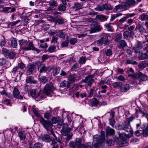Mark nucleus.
<instances>
[{
  "mask_svg": "<svg viewBox=\"0 0 148 148\" xmlns=\"http://www.w3.org/2000/svg\"><path fill=\"white\" fill-rule=\"evenodd\" d=\"M81 140L79 138L76 139L75 142L71 141L69 143L71 148H92L88 145H82L81 144Z\"/></svg>",
  "mask_w": 148,
  "mask_h": 148,
  "instance_id": "f257e3e1",
  "label": "nucleus"
},
{
  "mask_svg": "<svg viewBox=\"0 0 148 148\" xmlns=\"http://www.w3.org/2000/svg\"><path fill=\"white\" fill-rule=\"evenodd\" d=\"M40 123L43 125L44 127L46 129L49 134L52 135L56 139H57L53 131L51 128L52 123L51 121H40Z\"/></svg>",
  "mask_w": 148,
  "mask_h": 148,
  "instance_id": "f03ea898",
  "label": "nucleus"
},
{
  "mask_svg": "<svg viewBox=\"0 0 148 148\" xmlns=\"http://www.w3.org/2000/svg\"><path fill=\"white\" fill-rule=\"evenodd\" d=\"M101 37V38L97 42V44L99 46L103 44L106 45L109 42L111 38L110 36L106 34H102Z\"/></svg>",
  "mask_w": 148,
  "mask_h": 148,
  "instance_id": "7ed1b4c3",
  "label": "nucleus"
},
{
  "mask_svg": "<svg viewBox=\"0 0 148 148\" xmlns=\"http://www.w3.org/2000/svg\"><path fill=\"white\" fill-rule=\"evenodd\" d=\"M54 88L52 83L46 84L43 90V93L47 96H50L53 93Z\"/></svg>",
  "mask_w": 148,
  "mask_h": 148,
  "instance_id": "20e7f679",
  "label": "nucleus"
},
{
  "mask_svg": "<svg viewBox=\"0 0 148 148\" xmlns=\"http://www.w3.org/2000/svg\"><path fill=\"white\" fill-rule=\"evenodd\" d=\"M93 141L92 145L94 148H105L103 146L104 142L102 144V143L98 142L100 136L99 135H96L93 136Z\"/></svg>",
  "mask_w": 148,
  "mask_h": 148,
  "instance_id": "39448f33",
  "label": "nucleus"
},
{
  "mask_svg": "<svg viewBox=\"0 0 148 148\" xmlns=\"http://www.w3.org/2000/svg\"><path fill=\"white\" fill-rule=\"evenodd\" d=\"M123 129L125 130L127 132H130V133L128 134L126 136L127 138H130L132 136L133 134V131L132 130L131 127L130 125V121H124L123 123Z\"/></svg>",
  "mask_w": 148,
  "mask_h": 148,
  "instance_id": "423d86ee",
  "label": "nucleus"
},
{
  "mask_svg": "<svg viewBox=\"0 0 148 148\" xmlns=\"http://www.w3.org/2000/svg\"><path fill=\"white\" fill-rule=\"evenodd\" d=\"M40 91L37 92L35 89L32 90L30 92V94L32 97L37 101H41L43 99L44 97L42 95H41Z\"/></svg>",
  "mask_w": 148,
  "mask_h": 148,
  "instance_id": "0eeeda50",
  "label": "nucleus"
},
{
  "mask_svg": "<svg viewBox=\"0 0 148 148\" xmlns=\"http://www.w3.org/2000/svg\"><path fill=\"white\" fill-rule=\"evenodd\" d=\"M129 77H132L134 79H140L142 81H146L148 79V76L141 72L135 73L134 74L128 75Z\"/></svg>",
  "mask_w": 148,
  "mask_h": 148,
  "instance_id": "6e6552de",
  "label": "nucleus"
},
{
  "mask_svg": "<svg viewBox=\"0 0 148 148\" xmlns=\"http://www.w3.org/2000/svg\"><path fill=\"white\" fill-rule=\"evenodd\" d=\"M119 111L116 109H113L109 112L110 115V119L109 120H118L119 119L120 116L116 115V114L118 113Z\"/></svg>",
  "mask_w": 148,
  "mask_h": 148,
  "instance_id": "1a4fd4ad",
  "label": "nucleus"
},
{
  "mask_svg": "<svg viewBox=\"0 0 148 148\" xmlns=\"http://www.w3.org/2000/svg\"><path fill=\"white\" fill-rule=\"evenodd\" d=\"M13 96L16 99H20L21 100L23 99V95H21L18 89L16 87L14 88L12 91Z\"/></svg>",
  "mask_w": 148,
  "mask_h": 148,
  "instance_id": "9d476101",
  "label": "nucleus"
},
{
  "mask_svg": "<svg viewBox=\"0 0 148 148\" xmlns=\"http://www.w3.org/2000/svg\"><path fill=\"white\" fill-rule=\"evenodd\" d=\"M63 127L61 131V132L63 135L66 136L70 132L71 129L68 127L67 123H65L63 124Z\"/></svg>",
  "mask_w": 148,
  "mask_h": 148,
  "instance_id": "9b49d317",
  "label": "nucleus"
},
{
  "mask_svg": "<svg viewBox=\"0 0 148 148\" xmlns=\"http://www.w3.org/2000/svg\"><path fill=\"white\" fill-rule=\"evenodd\" d=\"M93 76L92 75H88L86 77L85 79L83 81V82L86 84L88 86L91 87V85L94 81L93 79Z\"/></svg>",
  "mask_w": 148,
  "mask_h": 148,
  "instance_id": "f8f14e48",
  "label": "nucleus"
},
{
  "mask_svg": "<svg viewBox=\"0 0 148 148\" xmlns=\"http://www.w3.org/2000/svg\"><path fill=\"white\" fill-rule=\"evenodd\" d=\"M51 21L55 22V25L57 23L59 25L63 24H64V19L61 17H58L55 18L52 16Z\"/></svg>",
  "mask_w": 148,
  "mask_h": 148,
  "instance_id": "ddd939ff",
  "label": "nucleus"
},
{
  "mask_svg": "<svg viewBox=\"0 0 148 148\" xmlns=\"http://www.w3.org/2000/svg\"><path fill=\"white\" fill-rule=\"evenodd\" d=\"M126 1L124 2L125 5L127 8L131 7L135 5L136 2L135 0H126Z\"/></svg>",
  "mask_w": 148,
  "mask_h": 148,
  "instance_id": "4468645a",
  "label": "nucleus"
},
{
  "mask_svg": "<svg viewBox=\"0 0 148 148\" xmlns=\"http://www.w3.org/2000/svg\"><path fill=\"white\" fill-rule=\"evenodd\" d=\"M32 112L34 113V115H35L36 117H38L39 118H40L41 119V120H45L42 116L40 115L39 114L37 110V108L35 107V106L34 105L33 106L32 108Z\"/></svg>",
  "mask_w": 148,
  "mask_h": 148,
  "instance_id": "2eb2a0df",
  "label": "nucleus"
},
{
  "mask_svg": "<svg viewBox=\"0 0 148 148\" xmlns=\"http://www.w3.org/2000/svg\"><path fill=\"white\" fill-rule=\"evenodd\" d=\"M15 10L16 9L15 8H11V7H4L2 10L3 12L7 13H12L15 12Z\"/></svg>",
  "mask_w": 148,
  "mask_h": 148,
  "instance_id": "dca6fc26",
  "label": "nucleus"
},
{
  "mask_svg": "<svg viewBox=\"0 0 148 148\" xmlns=\"http://www.w3.org/2000/svg\"><path fill=\"white\" fill-rule=\"evenodd\" d=\"M127 9V8L125 5L124 2H123L121 4H119V5H116L114 8V10L115 11H118L119 10L121 9L125 10Z\"/></svg>",
  "mask_w": 148,
  "mask_h": 148,
  "instance_id": "f3484780",
  "label": "nucleus"
},
{
  "mask_svg": "<svg viewBox=\"0 0 148 148\" xmlns=\"http://www.w3.org/2000/svg\"><path fill=\"white\" fill-rule=\"evenodd\" d=\"M40 138L43 141L45 142H49L51 140L49 136L47 134H44L41 135Z\"/></svg>",
  "mask_w": 148,
  "mask_h": 148,
  "instance_id": "a211bd4d",
  "label": "nucleus"
},
{
  "mask_svg": "<svg viewBox=\"0 0 148 148\" xmlns=\"http://www.w3.org/2000/svg\"><path fill=\"white\" fill-rule=\"evenodd\" d=\"M62 120H71L73 119H72L69 116L68 112H67L63 111L62 112Z\"/></svg>",
  "mask_w": 148,
  "mask_h": 148,
  "instance_id": "6ab92c4d",
  "label": "nucleus"
},
{
  "mask_svg": "<svg viewBox=\"0 0 148 148\" xmlns=\"http://www.w3.org/2000/svg\"><path fill=\"white\" fill-rule=\"evenodd\" d=\"M101 27L99 25L96 24L94 26V27L92 28L91 32H99L101 31Z\"/></svg>",
  "mask_w": 148,
  "mask_h": 148,
  "instance_id": "aec40b11",
  "label": "nucleus"
},
{
  "mask_svg": "<svg viewBox=\"0 0 148 148\" xmlns=\"http://www.w3.org/2000/svg\"><path fill=\"white\" fill-rule=\"evenodd\" d=\"M34 70V66L32 64H30L27 66V71L26 73L27 75L31 74Z\"/></svg>",
  "mask_w": 148,
  "mask_h": 148,
  "instance_id": "412c9836",
  "label": "nucleus"
},
{
  "mask_svg": "<svg viewBox=\"0 0 148 148\" xmlns=\"http://www.w3.org/2000/svg\"><path fill=\"white\" fill-rule=\"evenodd\" d=\"M142 43L140 42H138L137 45L135 47H134V49L136 53H140L142 48Z\"/></svg>",
  "mask_w": 148,
  "mask_h": 148,
  "instance_id": "4be33fe9",
  "label": "nucleus"
},
{
  "mask_svg": "<svg viewBox=\"0 0 148 148\" xmlns=\"http://www.w3.org/2000/svg\"><path fill=\"white\" fill-rule=\"evenodd\" d=\"M18 136L21 140H24L26 138V133L24 131H21L18 132Z\"/></svg>",
  "mask_w": 148,
  "mask_h": 148,
  "instance_id": "5701e85b",
  "label": "nucleus"
},
{
  "mask_svg": "<svg viewBox=\"0 0 148 148\" xmlns=\"http://www.w3.org/2000/svg\"><path fill=\"white\" fill-rule=\"evenodd\" d=\"M19 44L23 50L24 48L26 47V45L27 44V41L24 39H22L19 41Z\"/></svg>",
  "mask_w": 148,
  "mask_h": 148,
  "instance_id": "b1692460",
  "label": "nucleus"
},
{
  "mask_svg": "<svg viewBox=\"0 0 148 148\" xmlns=\"http://www.w3.org/2000/svg\"><path fill=\"white\" fill-rule=\"evenodd\" d=\"M26 82L27 84H35L36 83V81L34 80V77L32 76H31L27 78Z\"/></svg>",
  "mask_w": 148,
  "mask_h": 148,
  "instance_id": "393cba45",
  "label": "nucleus"
},
{
  "mask_svg": "<svg viewBox=\"0 0 148 148\" xmlns=\"http://www.w3.org/2000/svg\"><path fill=\"white\" fill-rule=\"evenodd\" d=\"M127 45V44L125 41L123 40L120 41L118 43V47L120 49H122L125 47Z\"/></svg>",
  "mask_w": 148,
  "mask_h": 148,
  "instance_id": "a878e982",
  "label": "nucleus"
},
{
  "mask_svg": "<svg viewBox=\"0 0 148 148\" xmlns=\"http://www.w3.org/2000/svg\"><path fill=\"white\" fill-rule=\"evenodd\" d=\"M114 130L108 127L106 130V136H110L114 134Z\"/></svg>",
  "mask_w": 148,
  "mask_h": 148,
  "instance_id": "bb28decb",
  "label": "nucleus"
},
{
  "mask_svg": "<svg viewBox=\"0 0 148 148\" xmlns=\"http://www.w3.org/2000/svg\"><path fill=\"white\" fill-rule=\"evenodd\" d=\"M82 4L81 3H75L74 5L73 6V8L75 9V10H77L82 9Z\"/></svg>",
  "mask_w": 148,
  "mask_h": 148,
  "instance_id": "cd10ccee",
  "label": "nucleus"
},
{
  "mask_svg": "<svg viewBox=\"0 0 148 148\" xmlns=\"http://www.w3.org/2000/svg\"><path fill=\"white\" fill-rule=\"evenodd\" d=\"M70 86L69 82L66 81H63L60 85V86L61 87L64 88L66 87L67 88H69Z\"/></svg>",
  "mask_w": 148,
  "mask_h": 148,
  "instance_id": "c85d7f7f",
  "label": "nucleus"
},
{
  "mask_svg": "<svg viewBox=\"0 0 148 148\" xmlns=\"http://www.w3.org/2000/svg\"><path fill=\"white\" fill-rule=\"evenodd\" d=\"M34 46L33 45V43L31 42H30L27 46H26L24 48V50H33L34 48Z\"/></svg>",
  "mask_w": 148,
  "mask_h": 148,
  "instance_id": "c756f323",
  "label": "nucleus"
},
{
  "mask_svg": "<svg viewBox=\"0 0 148 148\" xmlns=\"http://www.w3.org/2000/svg\"><path fill=\"white\" fill-rule=\"evenodd\" d=\"M39 79L40 82L43 84H45L48 81L47 77L45 76H42Z\"/></svg>",
  "mask_w": 148,
  "mask_h": 148,
  "instance_id": "7c9ffc66",
  "label": "nucleus"
},
{
  "mask_svg": "<svg viewBox=\"0 0 148 148\" xmlns=\"http://www.w3.org/2000/svg\"><path fill=\"white\" fill-rule=\"evenodd\" d=\"M130 88V86L128 84H126L123 86L121 88V89L122 91L126 92Z\"/></svg>",
  "mask_w": 148,
  "mask_h": 148,
  "instance_id": "2f4dec72",
  "label": "nucleus"
},
{
  "mask_svg": "<svg viewBox=\"0 0 148 148\" xmlns=\"http://www.w3.org/2000/svg\"><path fill=\"white\" fill-rule=\"evenodd\" d=\"M139 59L143 60L148 58V51L146 53H141V55L139 56Z\"/></svg>",
  "mask_w": 148,
  "mask_h": 148,
  "instance_id": "473e14b6",
  "label": "nucleus"
},
{
  "mask_svg": "<svg viewBox=\"0 0 148 148\" xmlns=\"http://www.w3.org/2000/svg\"><path fill=\"white\" fill-rule=\"evenodd\" d=\"M11 45L13 48H16L17 45V41L14 38H12L11 40Z\"/></svg>",
  "mask_w": 148,
  "mask_h": 148,
  "instance_id": "72a5a7b5",
  "label": "nucleus"
},
{
  "mask_svg": "<svg viewBox=\"0 0 148 148\" xmlns=\"http://www.w3.org/2000/svg\"><path fill=\"white\" fill-rule=\"evenodd\" d=\"M122 85V83L120 82H115L113 84V86L114 88H121Z\"/></svg>",
  "mask_w": 148,
  "mask_h": 148,
  "instance_id": "f704fd0d",
  "label": "nucleus"
},
{
  "mask_svg": "<svg viewBox=\"0 0 148 148\" xmlns=\"http://www.w3.org/2000/svg\"><path fill=\"white\" fill-rule=\"evenodd\" d=\"M51 112H50L48 111L46 112L44 115V118L47 119H49L51 118Z\"/></svg>",
  "mask_w": 148,
  "mask_h": 148,
  "instance_id": "c9c22d12",
  "label": "nucleus"
},
{
  "mask_svg": "<svg viewBox=\"0 0 148 148\" xmlns=\"http://www.w3.org/2000/svg\"><path fill=\"white\" fill-rule=\"evenodd\" d=\"M96 18L101 21H106L107 19V18L105 16L98 15L96 16Z\"/></svg>",
  "mask_w": 148,
  "mask_h": 148,
  "instance_id": "e433bc0d",
  "label": "nucleus"
},
{
  "mask_svg": "<svg viewBox=\"0 0 148 148\" xmlns=\"http://www.w3.org/2000/svg\"><path fill=\"white\" fill-rule=\"evenodd\" d=\"M76 75L75 74L70 75L68 77V80L72 82H74L75 80Z\"/></svg>",
  "mask_w": 148,
  "mask_h": 148,
  "instance_id": "4c0bfd02",
  "label": "nucleus"
},
{
  "mask_svg": "<svg viewBox=\"0 0 148 148\" xmlns=\"http://www.w3.org/2000/svg\"><path fill=\"white\" fill-rule=\"evenodd\" d=\"M56 35L60 38H65V35L62 31H60L58 32L56 34Z\"/></svg>",
  "mask_w": 148,
  "mask_h": 148,
  "instance_id": "58836bf2",
  "label": "nucleus"
},
{
  "mask_svg": "<svg viewBox=\"0 0 148 148\" xmlns=\"http://www.w3.org/2000/svg\"><path fill=\"white\" fill-rule=\"evenodd\" d=\"M104 135H105V132L103 131H101V137L100 136V138H99V140H98V142H99L102 143V144H103V142L105 140L104 138Z\"/></svg>",
  "mask_w": 148,
  "mask_h": 148,
  "instance_id": "ea45409f",
  "label": "nucleus"
},
{
  "mask_svg": "<svg viewBox=\"0 0 148 148\" xmlns=\"http://www.w3.org/2000/svg\"><path fill=\"white\" fill-rule=\"evenodd\" d=\"M122 14L121 13H117L115 14L112 15H111L110 21H112L116 18L120 16H122Z\"/></svg>",
  "mask_w": 148,
  "mask_h": 148,
  "instance_id": "a19ab883",
  "label": "nucleus"
},
{
  "mask_svg": "<svg viewBox=\"0 0 148 148\" xmlns=\"http://www.w3.org/2000/svg\"><path fill=\"white\" fill-rule=\"evenodd\" d=\"M56 47L54 45L50 46L48 48V51L50 53H53L56 51Z\"/></svg>",
  "mask_w": 148,
  "mask_h": 148,
  "instance_id": "79ce46f5",
  "label": "nucleus"
},
{
  "mask_svg": "<svg viewBox=\"0 0 148 148\" xmlns=\"http://www.w3.org/2000/svg\"><path fill=\"white\" fill-rule=\"evenodd\" d=\"M60 70V68L59 67H57L53 71V75L54 76H56L59 73Z\"/></svg>",
  "mask_w": 148,
  "mask_h": 148,
  "instance_id": "37998d69",
  "label": "nucleus"
},
{
  "mask_svg": "<svg viewBox=\"0 0 148 148\" xmlns=\"http://www.w3.org/2000/svg\"><path fill=\"white\" fill-rule=\"evenodd\" d=\"M86 60V58L85 57H80L79 60V63L80 64H84Z\"/></svg>",
  "mask_w": 148,
  "mask_h": 148,
  "instance_id": "c03bdc74",
  "label": "nucleus"
},
{
  "mask_svg": "<svg viewBox=\"0 0 148 148\" xmlns=\"http://www.w3.org/2000/svg\"><path fill=\"white\" fill-rule=\"evenodd\" d=\"M15 55L16 53L12 51H10L8 53V56L9 58L10 59H13L15 57Z\"/></svg>",
  "mask_w": 148,
  "mask_h": 148,
  "instance_id": "a18cd8bd",
  "label": "nucleus"
},
{
  "mask_svg": "<svg viewBox=\"0 0 148 148\" xmlns=\"http://www.w3.org/2000/svg\"><path fill=\"white\" fill-rule=\"evenodd\" d=\"M104 4L101 6L98 5L96 8H95V10L98 11H103L104 10Z\"/></svg>",
  "mask_w": 148,
  "mask_h": 148,
  "instance_id": "49530a36",
  "label": "nucleus"
},
{
  "mask_svg": "<svg viewBox=\"0 0 148 148\" xmlns=\"http://www.w3.org/2000/svg\"><path fill=\"white\" fill-rule=\"evenodd\" d=\"M53 146V148H58V146L57 144V143L56 140H52V144H51Z\"/></svg>",
  "mask_w": 148,
  "mask_h": 148,
  "instance_id": "de8ad7c7",
  "label": "nucleus"
},
{
  "mask_svg": "<svg viewBox=\"0 0 148 148\" xmlns=\"http://www.w3.org/2000/svg\"><path fill=\"white\" fill-rule=\"evenodd\" d=\"M140 19L142 21L148 20V16L147 14H143L140 16Z\"/></svg>",
  "mask_w": 148,
  "mask_h": 148,
  "instance_id": "09e8293b",
  "label": "nucleus"
},
{
  "mask_svg": "<svg viewBox=\"0 0 148 148\" xmlns=\"http://www.w3.org/2000/svg\"><path fill=\"white\" fill-rule=\"evenodd\" d=\"M104 10H110L112 9V7L110 5L106 3L104 4Z\"/></svg>",
  "mask_w": 148,
  "mask_h": 148,
  "instance_id": "8fccbe9b",
  "label": "nucleus"
},
{
  "mask_svg": "<svg viewBox=\"0 0 148 148\" xmlns=\"http://www.w3.org/2000/svg\"><path fill=\"white\" fill-rule=\"evenodd\" d=\"M49 4L51 6H56L57 5V3L55 1L51 0L49 2Z\"/></svg>",
  "mask_w": 148,
  "mask_h": 148,
  "instance_id": "3c124183",
  "label": "nucleus"
},
{
  "mask_svg": "<svg viewBox=\"0 0 148 148\" xmlns=\"http://www.w3.org/2000/svg\"><path fill=\"white\" fill-rule=\"evenodd\" d=\"M69 42L68 41L66 40L62 42L61 44V46L62 48L65 47L68 45Z\"/></svg>",
  "mask_w": 148,
  "mask_h": 148,
  "instance_id": "603ef678",
  "label": "nucleus"
},
{
  "mask_svg": "<svg viewBox=\"0 0 148 148\" xmlns=\"http://www.w3.org/2000/svg\"><path fill=\"white\" fill-rule=\"evenodd\" d=\"M42 146V144L41 143H37L34 144V146L31 148H41Z\"/></svg>",
  "mask_w": 148,
  "mask_h": 148,
  "instance_id": "864d4df0",
  "label": "nucleus"
},
{
  "mask_svg": "<svg viewBox=\"0 0 148 148\" xmlns=\"http://www.w3.org/2000/svg\"><path fill=\"white\" fill-rule=\"evenodd\" d=\"M126 63L128 64H137V63L136 61H133L132 60L128 59L127 60Z\"/></svg>",
  "mask_w": 148,
  "mask_h": 148,
  "instance_id": "5fc2aeb1",
  "label": "nucleus"
},
{
  "mask_svg": "<svg viewBox=\"0 0 148 148\" xmlns=\"http://www.w3.org/2000/svg\"><path fill=\"white\" fill-rule=\"evenodd\" d=\"M66 8V7L62 5H60L58 7V9L60 11H64Z\"/></svg>",
  "mask_w": 148,
  "mask_h": 148,
  "instance_id": "6e6d98bb",
  "label": "nucleus"
},
{
  "mask_svg": "<svg viewBox=\"0 0 148 148\" xmlns=\"http://www.w3.org/2000/svg\"><path fill=\"white\" fill-rule=\"evenodd\" d=\"M142 45L143 46L142 48H143V49L147 50H148V43H146L145 42H143V43H142Z\"/></svg>",
  "mask_w": 148,
  "mask_h": 148,
  "instance_id": "4d7b16f0",
  "label": "nucleus"
},
{
  "mask_svg": "<svg viewBox=\"0 0 148 148\" xmlns=\"http://www.w3.org/2000/svg\"><path fill=\"white\" fill-rule=\"evenodd\" d=\"M77 42V40L75 38H72L69 41L70 43L72 45H74Z\"/></svg>",
  "mask_w": 148,
  "mask_h": 148,
  "instance_id": "13d9d810",
  "label": "nucleus"
},
{
  "mask_svg": "<svg viewBox=\"0 0 148 148\" xmlns=\"http://www.w3.org/2000/svg\"><path fill=\"white\" fill-rule=\"evenodd\" d=\"M58 40V38L56 36H53L52 38L51 42L52 43L55 44L57 43Z\"/></svg>",
  "mask_w": 148,
  "mask_h": 148,
  "instance_id": "bf43d9fd",
  "label": "nucleus"
},
{
  "mask_svg": "<svg viewBox=\"0 0 148 148\" xmlns=\"http://www.w3.org/2000/svg\"><path fill=\"white\" fill-rule=\"evenodd\" d=\"M106 54L107 56H109L112 54V52L111 49H107L106 51Z\"/></svg>",
  "mask_w": 148,
  "mask_h": 148,
  "instance_id": "052dcab7",
  "label": "nucleus"
},
{
  "mask_svg": "<svg viewBox=\"0 0 148 148\" xmlns=\"http://www.w3.org/2000/svg\"><path fill=\"white\" fill-rule=\"evenodd\" d=\"M94 89L90 88V90L88 92V93L89 94V95L88 96L89 97H92L93 95V91Z\"/></svg>",
  "mask_w": 148,
  "mask_h": 148,
  "instance_id": "680f3d73",
  "label": "nucleus"
},
{
  "mask_svg": "<svg viewBox=\"0 0 148 148\" xmlns=\"http://www.w3.org/2000/svg\"><path fill=\"white\" fill-rule=\"evenodd\" d=\"M48 70V68H46L45 66H43L42 68L40 70V72L41 73L42 72H45Z\"/></svg>",
  "mask_w": 148,
  "mask_h": 148,
  "instance_id": "e2e57ef3",
  "label": "nucleus"
},
{
  "mask_svg": "<svg viewBox=\"0 0 148 148\" xmlns=\"http://www.w3.org/2000/svg\"><path fill=\"white\" fill-rule=\"evenodd\" d=\"M135 15V13L128 14H125L126 16L125 17L126 19L130 18L134 16Z\"/></svg>",
  "mask_w": 148,
  "mask_h": 148,
  "instance_id": "0e129e2a",
  "label": "nucleus"
},
{
  "mask_svg": "<svg viewBox=\"0 0 148 148\" xmlns=\"http://www.w3.org/2000/svg\"><path fill=\"white\" fill-rule=\"evenodd\" d=\"M48 47V45L46 43L41 44L39 46L40 48L46 49Z\"/></svg>",
  "mask_w": 148,
  "mask_h": 148,
  "instance_id": "69168bd1",
  "label": "nucleus"
},
{
  "mask_svg": "<svg viewBox=\"0 0 148 148\" xmlns=\"http://www.w3.org/2000/svg\"><path fill=\"white\" fill-rule=\"evenodd\" d=\"M6 63V60L3 58L0 59V66L5 64Z\"/></svg>",
  "mask_w": 148,
  "mask_h": 148,
  "instance_id": "338daca9",
  "label": "nucleus"
},
{
  "mask_svg": "<svg viewBox=\"0 0 148 148\" xmlns=\"http://www.w3.org/2000/svg\"><path fill=\"white\" fill-rule=\"evenodd\" d=\"M122 38V36L121 34L120 33L118 34L116 36V38L115 39V40L118 41L119 40L121 39Z\"/></svg>",
  "mask_w": 148,
  "mask_h": 148,
  "instance_id": "774afa93",
  "label": "nucleus"
}]
</instances>
